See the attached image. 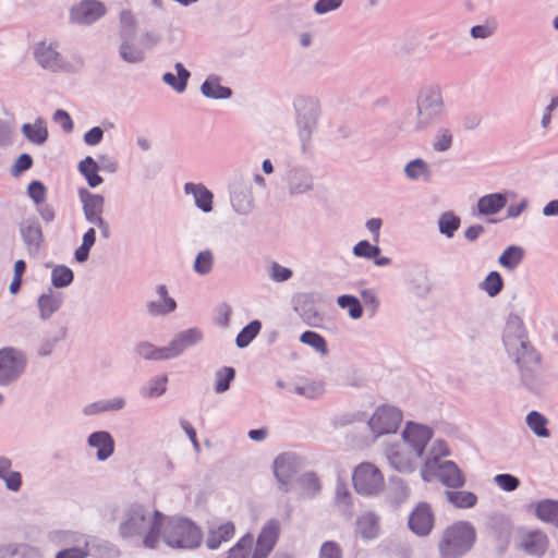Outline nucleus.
Listing matches in <instances>:
<instances>
[{
  "label": "nucleus",
  "mask_w": 558,
  "mask_h": 558,
  "mask_svg": "<svg viewBox=\"0 0 558 558\" xmlns=\"http://www.w3.org/2000/svg\"><path fill=\"white\" fill-rule=\"evenodd\" d=\"M524 250L518 245L508 246L499 256L498 263L506 269L513 270L522 262Z\"/></svg>",
  "instance_id": "29"
},
{
  "label": "nucleus",
  "mask_w": 558,
  "mask_h": 558,
  "mask_svg": "<svg viewBox=\"0 0 558 558\" xmlns=\"http://www.w3.org/2000/svg\"><path fill=\"white\" fill-rule=\"evenodd\" d=\"M529 206V201L526 198H522L517 204H511L507 208V217L508 218H517L519 217Z\"/></svg>",
  "instance_id": "63"
},
{
  "label": "nucleus",
  "mask_w": 558,
  "mask_h": 558,
  "mask_svg": "<svg viewBox=\"0 0 558 558\" xmlns=\"http://www.w3.org/2000/svg\"><path fill=\"white\" fill-rule=\"evenodd\" d=\"M476 539L474 526L468 521H458L448 526L439 542L442 558H460L473 547Z\"/></svg>",
  "instance_id": "3"
},
{
  "label": "nucleus",
  "mask_w": 558,
  "mask_h": 558,
  "mask_svg": "<svg viewBox=\"0 0 558 558\" xmlns=\"http://www.w3.org/2000/svg\"><path fill=\"white\" fill-rule=\"evenodd\" d=\"M88 444L97 449V458L101 461L108 459L113 453L114 441L107 432L93 433L88 437Z\"/></svg>",
  "instance_id": "19"
},
{
  "label": "nucleus",
  "mask_w": 558,
  "mask_h": 558,
  "mask_svg": "<svg viewBox=\"0 0 558 558\" xmlns=\"http://www.w3.org/2000/svg\"><path fill=\"white\" fill-rule=\"evenodd\" d=\"M281 526L276 519L268 520L260 529L251 558H267L275 548Z\"/></svg>",
  "instance_id": "9"
},
{
  "label": "nucleus",
  "mask_w": 558,
  "mask_h": 558,
  "mask_svg": "<svg viewBox=\"0 0 558 558\" xmlns=\"http://www.w3.org/2000/svg\"><path fill=\"white\" fill-rule=\"evenodd\" d=\"M292 276V271L277 263L271 265V278L275 281H286Z\"/></svg>",
  "instance_id": "59"
},
{
  "label": "nucleus",
  "mask_w": 558,
  "mask_h": 558,
  "mask_svg": "<svg viewBox=\"0 0 558 558\" xmlns=\"http://www.w3.org/2000/svg\"><path fill=\"white\" fill-rule=\"evenodd\" d=\"M106 12L104 4L95 0H84L71 10L72 21L80 24H90Z\"/></svg>",
  "instance_id": "12"
},
{
  "label": "nucleus",
  "mask_w": 558,
  "mask_h": 558,
  "mask_svg": "<svg viewBox=\"0 0 558 558\" xmlns=\"http://www.w3.org/2000/svg\"><path fill=\"white\" fill-rule=\"evenodd\" d=\"M166 385H167L166 376L157 377L154 380V383L151 384V386L145 390L144 395L149 398L158 397L166 391Z\"/></svg>",
  "instance_id": "54"
},
{
  "label": "nucleus",
  "mask_w": 558,
  "mask_h": 558,
  "mask_svg": "<svg viewBox=\"0 0 558 558\" xmlns=\"http://www.w3.org/2000/svg\"><path fill=\"white\" fill-rule=\"evenodd\" d=\"M27 194L36 204H43L46 199L47 190L41 182L33 181L27 187Z\"/></svg>",
  "instance_id": "53"
},
{
  "label": "nucleus",
  "mask_w": 558,
  "mask_h": 558,
  "mask_svg": "<svg viewBox=\"0 0 558 558\" xmlns=\"http://www.w3.org/2000/svg\"><path fill=\"white\" fill-rule=\"evenodd\" d=\"M120 52H121L122 58L129 62H137L143 59L142 51L129 44H123L121 46Z\"/></svg>",
  "instance_id": "55"
},
{
  "label": "nucleus",
  "mask_w": 558,
  "mask_h": 558,
  "mask_svg": "<svg viewBox=\"0 0 558 558\" xmlns=\"http://www.w3.org/2000/svg\"><path fill=\"white\" fill-rule=\"evenodd\" d=\"M445 496L451 505L459 509L473 508L477 504V496L472 492L446 490Z\"/></svg>",
  "instance_id": "25"
},
{
  "label": "nucleus",
  "mask_w": 558,
  "mask_h": 558,
  "mask_svg": "<svg viewBox=\"0 0 558 558\" xmlns=\"http://www.w3.org/2000/svg\"><path fill=\"white\" fill-rule=\"evenodd\" d=\"M548 537L541 530H533L523 533L517 543V548L527 556L543 557L548 548Z\"/></svg>",
  "instance_id": "11"
},
{
  "label": "nucleus",
  "mask_w": 558,
  "mask_h": 558,
  "mask_svg": "<svg viewBox=\"0 0 558 558\" xmlns=\"http://www.w3.org/2000/svg\"><path fill=\"white\" fill-rule=\"evenodd\" d=\"M354 490L362 496L378 495L385 487L381 471L372 462H361L352 472Z\"/></svg>",
  "instance_id": "6"
},
{
  "label": "nucleus",
  "mask_w": 558,
  "mask_h": 558,
  "mask_svg": "<svg viewBox=\"0 0 558 558\" xmlns=\"http://www.w3.org/2000/svg\"><path fill=\"white\" fill-rule=\"evenodd\" d=\"M493 482L504 492L511 493L518 489L521 481L510 473H500L494 476Z\"/></svg>",
  "instance_id": "41"
},
{
  "label": "nucleus",
  "mask_w": 558,
  "mask_h": 558,
  "mask_svg": "<svg viewBox=\"0 0 558 558\" xmlns=\"http://www.w3.org/2000/svg\"><path fill=\"white\" fill-rule=\"evenodd\" d=\"M262 324L258 320L251 322L236 336L235 342L239 348H245L259 333Z\"/></svg>",
  "instance_id": "39"
},
{
  "label": "nucleus",
  "mask_w": 558,
  "mask_h": 558,
  "mask_svg": "<svg viewBox=\"0 0 558 558\" xmlns=\"http://www.w3.org/2000/svg\"><path fill=\"white\" fill-rule=\"evenodd\" d=\"M502 343L508 356L518 367L521 385L529 391L538 393L542 388L538 373L542 354L530 341L524 323L518 315L509 316L502 335Z\"/></svg>",
  "instance_id": "2"
},
{
  "label": "nucleus",
  "mask_w": 558,
  "mask_h": 558,
  "mask_svg": "<svg viewBox=\"0 0 558 558\" xmlns=\"http://www.w3.org/2000/svg\"><path fill=\"white\" fill-rule=\"evenodd\" d=\"M80 196L86 219L92 223H101L105 199L99 194H92L87 190H81Z\"/></svg>",
  "instance_id": "15"
},
{
  "label": "nucleus",
  "mask_w": 558,
  "mask_h": 558,
  "mask_svg": "<svg viewBox=\"0 0 558 558\" xmlns=\"http://www.w3.org/2000/svg\"><path fill=\"white\" fill-rule=\"evenodd\" d=\"M435 525V517L427 502H421V536L428 535Z\"/></svg>",
  "instance_id": "46"
},
{
  "label": "nucleus",
  "mask_w": 558,
  "mask_h": 558,
  "mask_svg": "<svg viewBox=\"0 0 558 558\" xmlns=\"http://www.w3.org/2000/svg\"><path fill=\"white\" fill-rule=\"evenodd\" d=\"M535 515L543 522L558 527V500L543 499L536 504Z\"/></svg>",
  "instance_id": "22"
},
{
  "label": "nucleus",
  "mask_w": 558,
  "mask_h": 558,
  "mask_svg": "<svg viewBox=\"0 0 558 558\" xmlns=\"http://www.w3.org/2000/svg\"><path fill=\"white\" fill-rule=\"evenodd\" d=\"M496 31V23L488 22L486 24L474 25L470 29V35L474 39H486L490 37Z\"/></svg>",
  "instance_id": "52"
},
{
  "label": "nucleus",
  "mask_w": 558,
  "mask_h": 558,
  "mask_svg": "<svg viewBox=\"0 0 558 558\" xmlns=\"http://www.w3.org/2000/svg\"><path fill=\"white\" fill-rule=\"evenodd\" d=\"M24 135L35 144H43L48 137V131L41 120L23 125Z\"/></svg>",
  "instance_id": "34"
},
{
  "label": "nucleus",
  "mask_w": 558,
  "mask_h": 558,
  "mask_svg": "<svg viewBox=\"0 0 558 558\" xmlns=\"http://www.w3.org/2000/svg\"><path fill=\"white\" fill-rule=\"evenodd\" d=\"M300 341L306 345H310L311 348H313L314 350L322 354H326L328 352V347L325 338L317 332L310 330L304 331L300 336Z\"/></svg>",
  "instance_id": "40"
},
{
  "label": "nucleus",
  "mask_w": 558,
  "mask_h": 558,
  "mask_svg": "<svg viewBox=\"0 0 558 558\" xmlns=\"http://www.w3.org/2000/svg\"><path fill=\"white\" fill-rule=\"evenodd\" d=\"M38 306L43 318H48L60 306V300L51 294H44L38 300Z\"/></svg>",
  "instance_id": "45"
},
{
  "label": "nucleus",
  "mask_w": 558,
  "mask_h": 558,
  "mask_svg": "<svg viewBox=\"0 0 558 558\" xmlns=\"http://www.w3.org/2000/svg\"><path fill=\"white\" fill-rule=\"evenodd\" d=\"M342 0H318L315 3V11L319 14L327 13L340 7Z\"/></svg>",
  "instance_id": "60"
},
{
  "label": "nucleus",
  "mask_w": 558,
  "mask_h": 558,
  "mask_svg": "<svg viewBox=\"0 0 558 558\" xmlns=\"http://www.w3.org/2000/svg\"><path fill=\"white\" fill-rule=\"evenodd\" d=\"M158 294L163 300V304H157L155 302H150L148 304V310L151 314H165L172 312L177 304L173 299L168 296V292L165 286H159L157 289Z\"/></svg>",
  "instance_id": "38"
},
{
  "label": "nucleus",
  "mask_w": 558,
  "mask_h": 558,
  "mask_svg": "<svg viewBox=\"0 0 558 558\" xmlns=\"http://www.w3.org/2000/svg\"><path fill=\"white\" fill-rule=\"evenodd\" d=\"M201 338V333L196 330H187L183 332L178 341L173 342L172 345L175 349L178 344L181 347H186L195 343Z\"/></svg>",
  "instance_id": "58"
},
{
  "label": "nucleus",
  "mask_w": 558,
  "mask_h": 558,
  "mask_svg": "<svg viewBox=\"0 0 558 558\" xmlns=\"http://www.w3.org/2000/svg\"><path fill=\"white\" fill-rule=\"evenodd\" d=\"M123 538L141 537L146 548L154 549L161 537L170 547L195 548L202 542V532L192 521L182 518L167 519L155 508L132 506L120 524Z\"/></svg>",
  "instance_id": "1"
},
{
  "label": "nucleus",
  "mask_w": 558,
  "mask_h": 558,
  "mask_svg": "<svg viewBox=\"0 0 558 558\" xmlns=\"http://www.w3.org/2000/svg\"><path fill=\"white\" fill-rule=\"evenodd\" d=\"M490 527L497 543V551L504 555L510 544L512 522L504 514H495L490 519Z\"/></svg>",
  "instance_id": "13"
},
{
  "label": "nucleus",
  "mask_w": 558,
  "mask_h": 558,
  "mask_svg": "<svg viewBox=\"0 0 558 558\" xmlns=\"http://www.w3.org/2000/svg\"><path fill=\"white\" fill-rule=\"evenodd\" d=\"M53 120L56 123L60 124L65 132L73 130V121L66 111L61 109L57 110L53 114Z\"/></svg>",
  "instance_id": "57"
},
{
  "label": "nucleus",
  "mask_w": 558,
  "mask_h": 558,
  "mask_svg": "<svg viewBox=\"0 0 558 558\" xmlns=\"http://www.w3.org/2000/svg\"><path fill=\"white\" fill-rule=\"evenodd\" d=\"M34 54L37 62L45 69L59 71L64 68L63 59L57 47L52 44L39 43L35 48Z\"/></svg>",
  "instance_id": "14"
},
{
  "label": "nucleus",
  "mask_w": 558,
  "mask_h": 558,
  "mask_svg": "<svg viewBox=\"0 0 558 558\" xmlns=\"http://www.w3.org/2000/svg\"><path fill=\"white\" fill-rule=\"evenodd\" d=\"M253 534H244L227 553L226 558H248L253 546Z\"/></svg>",
  "instance_id": "32"
},
{
  "label": "nucleus",
  "mask_w": 558,
  "mask_h": 558,
  "mask_svg": "<svg viewBox=\"0 0 558 558\" xmlns=\"http://www.w3.org/2000/svg\"><path fill=\"white\" fill-rule=\"evenodd\" d=\"M453 143V135L447 128H439L433 138L432 147L436 153L448 151Z\"/></svg>",
  "instance_id": "37"
},
{
  "label": "nucleus",
  "mask_w": 558,
  "mask_h": 558,
  "mask_svg": "<svg viewBox=\"0 0 558 558\" xmlns=\"http://www.w3.org/2000/svg\"><path fill=\"white\" fill-rule=\"evenodd\" d=\"M24 368L23 355L13 348L0 350V385L15 379Z\"/></svg>",
  "instance_id": "10"
},
{
  "label": "nucleus",
  "mask_w": 558,
  "mask_h": 558,
  "mask_svg": "<svg viewBox=\"0 0 558 558\" xmlns=\"http://www.w3.org/2000/svg\"><path fill=\"white\" fill-rule=\"evenodd\" d=\"M175 70L178 76H175L172 73H166L163 75V81L168 85L172 86L177 92L182 93L186 87L190 73L187 70L184 69V66L181 63L175 64Z\"/></svg>",
  "instance_id": "36"
},
{
  "label": "nucleus",
  "mask_w": 558,
  "mask_h": 558,
  "mask_svg": "<svg viewBox=\"0 0 558 558\" xmlns=\"http://www.w3.org/2000/svg\"><path fill=\"white\" fill-rule=\"evenodd\" d=\"M525 422L535 436L541 438H548L550 436V432L547 428L548 420L538 411L533 410L529 412Z\"/></svg>",
  "instance_id": "27"
},
{
  "label": "nucleus",
  "mask_w": 558,
  "mask_h": 558,
  "mask_svg": "<svg viewBox=\"0 0 558 558\" xmlns=\"http://www.w3.org/2000/svg\"><path fill=\"white\" fill-rule=\"evenodd\" d=\"M558 107V96H554L550 99V102L545 108V112L543 113L541 124L544 129H547L551 121V111H554Z\"/></svg>",
  "instance_id": "62"
},
{
  "label": "nucleus",
  "mask_w": 558,
  "mask_h": 558,
  "mask_svg": "<svg viewBox=\"0 0 558 558\" xmlns=\"http://www.w3.org/2000/svg\"><path fill=\"white\" fill-rule=\"evenodd\" d=\"M123 405H124V400L122 398H114L113 400H110V401H100V402L93 403V404L88 405L85 409V413L95 414V413L104 412V411H116V410L122 409Z\"/></svg>",
  "instance_id": "42"
},
{
  "label": "nucleus",
  "mask_w": 558,
  "mask_h": 558,
  "mask_svg": "<svg viewBox=\"0 0 558 558\" xmlns=\"http://www.w3.org/2000/svg\"><path fill=\"white\" fill-rule=\"evenodd\" d=\"M343 553L339 543L326 541L320 545L318 558H342Z\"/></svg>",
  "instance_id": "49"
},
{
  "label": "nucleus",
  "mask_w": 558,
  "mask_h": 558,
  "mask_svg": "<svg viewBox=\"0 0 558 558\" xmlns=\"http://www.w3.org/2000/svg\"><path fill=\"white\" fill-rule=\"evenodd\" d=\"M33 166V159L29 155L27 154H22L15 161L12 170H11V173L13 175H19L21 174L23 171H26L28 170L31 167Z\"/></svg>",
  "instance_id": "56"
},
{
  "label": "nucleus",
  "mask_w": 558,
  "mask_h": 558,
  "mask_svg": "<svg viewBox=\"0 0 558 558\" xmlns=\"http://www.w3.org/2000/svg\"><path fill=\"white\" fill-rule=\"evenodd\" d=\"M301 485L304 494L307 496H313L320 489L319 480L314 473H307L303 475Z\"/></svg>",
  "instance_id": "51"
},
{
  "label": "nucleus",
  "mask_w": 558,
  "mask_h": 558,
  "mask_svg": "<svg viewBox=\"0 0 558 558\" xmlns=\"http://www.w3.org/2000/svg\"><path fill=\"white\" fill-rule=\"evenodd\" d=\"M202 93L208 98L222 99L231 96V89L220 85L217 78H207L202 85Z\"/></svg>",
  "instance_id": "33"
},
{
  "label": "nucleus",
  "mask_w": 558,
  "mask_h": 558,
  "mask_svg": "<svg viewBox=\"0 0 558 558\" xmlns=\"http://www.w3.org/2000/svg\"><path fill=\"white\" fill-rule=\"evenodd\" d=\"M21 234L28 246L38 247L43 241L41 229L34 220H26L22 223Z\"/></svg>",
  "instance_id": "31"
},
{
  "label": "nucleus",
  "mask_w": 558,
  "mask_h": 558,
  "mask_svg": "<svg viewBox=\"0 0 558 558\" xmlns=\"http://www.w3.org/2000/svg\"><path fill=\"white\" fill-rule=\"evenodd\" d=\"M446 113V105L439 85L429 84L421 90V128L438 123Z\"/></svg>",
  "instance_id": "7"
},
{
  "label": "nucleus",
  "mask_w": 558,
  "mask_h": 558,
  "mask_svg": "<svg viewBox=\"0 0 558 558\" xmlns=\"http://www.w3.org/2000/svg\"><path fill=\"white\" fill-rule=\"evenodd\" d=\"M418 457V424L409 422L402 433V442L389 449L388 458L399 471L414 469Z\"/></svg>",
  "instance_id": "4"
},
{
  "label": "nucleus",
  "mask_w": 558,
  "mask_h": 558,
  "mask_svg": "<svg viewBox=\"0 0 558 558\" xmlns=\"http://www.w3.org/2000/svg\"><path fill=\"white\" fill-rule=\"evenodd\" d=\"M102 136L104 131L99 126H95L85 133L84 142L89 146H94L101 142Z\"/></svg>",
  "instance_id": "61"
},
{
  "label": "nucleus",
  "mask_w": 558,
  "mask_h": 558,
  "mask_svg": "<svg viewBox=\"0 0 558 558\" xmlns=\"http://www.w3.org/2000/svg\"><path fill=\"white\" fill-rule=\"evenodd\" d=\"M480 288L484 290L488 296H497L504 289V279L498 271H490L481 282Z\"/></svg>",
  "instance_id": "35"
},
{
  "label": "nucleus",
  "mask_w": 558,
  "mask_h": 558,
  "mask_svg": "<svg viewBox=\"0 0 558 558\" xmlns=\"http://www.w3.org/2000/svg\"><path fill=\"white\" fill-rule=\"evenodd\" d=\"M421 477L425 482L439 481L444 486L459 489L465 485V476L456 462L446 460L424 461L421 468Z\"/></svg>",
  "instance_id": "5"
},
{
  "label": "nucleus",
  "mask_w": 558,
  "mask_h": 558,
  "mask_svg": "<svg viewBox=\"0 0 558 558\" xmlns=\"http://www.w3.org/2000/svg\"><path fill=\"white\" fill-rule=\"evenodd\" d=\"M338 305L341 308H347L349 312V315L354 319L360 318L363 314V310L360 304V301L355 296L341 295L338 298Z\"/></svg>",
  "instance_id": "43"
},
{
  "label": "nucleus",
  "mask_w": 558,
  "mask_h": 558,
  "mask_svg": "<svg viewBox=\"0 0 558 558\" xmlns=\"http://www.w3.org/2000/svg\"><path fill=\"white\" fill-rule=\"evenodd\" d=\"M508 193H490L484 195L477 201V210L483 216H492L498 214L508 202Z\"/></svg>",
  "instance_id": "17"
},
{
  "label": "nucleus",
  "mask_w": 558,
  "mask_h": 558,
  "mask_svg": "<svg viewBox=\"0 0 558 558\" xmlns=\"http://www.w3.org/2000/svg\"><path fill=\"white\" fill-rule=\"evenodd\" d=\"M2 480H4L7 487L14 492L19 490L22 484L21 474L15 471H11Z\"/></svg>",
  "instance_id": "64"
},
{
  "label": "nucleus",
  "mask_w": 558,
  "mask_h": 558,
  "mask_svg": "<svg viewBox=\"0 0 558 558\" xmlns=\"http://www.w3.org/2000/svg\"><path fill=\"white\" fill-rule=\"evenodd\" d=\"M353 254L356 257L374 259V263L377 266H386L390 263V258L380 256L379 246L373 245L366 240H362L354 245Z\"/></svg>",
  "instance_id": "20"
},
{
  "label": "nucleus",
  "mask_w": 558,
  "mask_h": 558,
  "mask_svg": "<svg viewBox=\"0 0 558 558\" xmlns=\"http://www.w3.org/2000/svg\"><path fill=\"white\" fill-rule=\"evenodd\" d=\"M460 226L461 218L451 210L442 213L438 218L439 233L448 239L453 238Z\"/></svg>",
  "instance_id": "26"
},
{
  "label": "nucleus",
  "mask_w": 558,
  "mask_h": 558,
  "mask_svg": "<svg viewBox=\"0 0 558 558\" xmlns=\"http://www.w3.org/2000/svg\"><path fill=\"white\" fill-rule=\"evenodd\" d=\"M448 456H450V449L447 442L442 439H436L433 442L425 461L436 460L437 462H442L440 459Z\"/></svg>",
  "instance_id": "48"
},
{
  "label": "nucleus",
  "mask_w": 558,
  "mask_h": 558,
  "mask_svg": "<svg viewBox=\"0 0 558 558\" xmlns=\"http://www.w3.org/2000/svg\"><path fill=\"white\" fill-rule=\"evenodd\" d=\"M235 534V524L232 521H225L208 529L206 546L209 549H217L223 543L233 538Z\"/></svg>",
  "instance_id": "16"
},
{
  "label": "nucleus",
  "mask_w": 558,
  "mask_h": 558,
  "mask_svg": "<svg viewBox=\"0 0 558 558\" xmlns=\"http://www.w3.org/2000/svg\"><path fill=\"white\" fill-rule=\"evenodd\" d=\"M293 474L294 469L289 458L280 456L275 460V475L282 485V489L284 492L288 490L287 486L290 483Z\"/></svg>",
  "instance_id": "28"
},
{
  "label": "nucleus",
  "mask_w": 558,
  "mask_h": 558,
  "mask_svg": "<svg viewBox=\"0 0 558 558\" xmlns=\"http://www.w3.org/2000/svg\"><path fill=\"white\" fill-rule=\"evenodd\" d=\"M73 541L77 543L76 546L60 550L56 558H87L89 555V539L87 536L80 534L75 535Z\"/></svg>",
  "instance_id": "24"
},
{
  "label": "nucleus",
  "mask_w": 558,
  "mask_h": 558,
  "mask_svg": "<svg viewBox=\"0 0 558 558\" xmlns=\"http://www.w3.org/2000/svg\"><path fill=\"white\" fill-rule=\"evenodd\" d=\"M234 378V369L232 367H223L217 373L216 391L223 392L229 386L230 381Z\"/></svg>",
  "instance_id": "50"
},
{
  "label": "nucleus",
  "mask_w": 558,
  "mask_h": 558,
  "mask_svg": "<svg viewBox=\"0 0 558 558\" xmlns=\"http://www.w3.org/2000/svg\"><path fill=\"white\" fill-rule=\"evenodd\" d=\"M379 518L374 512H365L357 518L356 533L363 539H374L379 535Z\"/></svg>",
  "instance_id": "18"
},
{
  "label": "nucleus",
  "mask_w": 558,
  "mask_h": 558,
  "mask_svg": "<svg viewBox=\"0 0 558 558\" xmlns=\"http://www.w3.org/2000/svg\"><path fill=\"white\" fill-rule=\"evenodd\" d=\"M180 350L181 349H174L173 345L169 348H155L148 342L141 343L137 347L138 354L147 360H163L173 357L179 354Z\"/></svg>",
  "instance_id": "23"
},
{
  "label": "nucleus",
  "mask_w": 558,
  "mask_h": 558,
  "mask_svg": "<svg viewBox=\"0 0 558 558\" xmlns=\"http://www.w3.org/2000/svg\"><path fill=\"white\" fill-rule=\"evenodd\" d=\"M402 422V413L391 405H380L368 421L371 430L376 437L396 433Z\"/></svg>",
  "instance_id": "8"
},
{
  "label": "nucleus",
  "mask_w": 558,
  "mask_h": 558,
  "mask_svg": "<svg viewBox=\"0 0 558 558\" xmlns=\"http://www.w3.org/2000/svg\"><path fill=\"white\" fill-rule=\"evenodd\" d=\"M214 264L213 253L208 250L198 253L194 262V270L197 274L205 275L211 270Z\"/></svg>",
  "instance_id": "47"
},
{
  "label": "nucleus",
  "mask_w": 558,
  "mask_h": 558,
  "mask_svg": "<svg viewBox=\"0 0 558 558\" xmlns=\"http://www.w3.org/2000/svg\"><path fill=\"white\" fill-rule=\"evenodd\" d=\"M51 280L57 288L66 287L73 281V271L65 266H57L52 270Z\"/></svg>",
  "instance_id": "44"
},
{
  "label": "nucleus",
  "mask_w": 558,
  "mask_h": 558,
  "mask_svg": "<svg viewBox=\"0 0 558 558\" xmlns=\"http://www.w3.org/2000/svg\"><path fill=\"white\" fill-rule=\"evenodd\" d=\"M98 165L90 157H86L78 165V171L84 175L87 183L92 187H96L102 183V178L98 174Z\"/></svg>",
  "instance_id": "30"
},
{
  "label": "nucleus",
  "mask_w": 558,
  "mask_h": 558,
  "mask_svg": "<svg viewBox=\"0 0 558 558\" xmlns=\"http://www.w3.org/2000/svg\"><path fill=\"white\" fill-rule=\"evenodd\" d=\"M184 191L194 196L197 207L203 211L208 213L213 209V193L204 185L186 183Z\"/></svg>",
  "instance_id": "21"
}]
</instances>
